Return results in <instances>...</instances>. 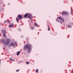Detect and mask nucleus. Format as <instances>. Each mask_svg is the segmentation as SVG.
<instances>
[{"label":"nucleus","mask_w":73,"mask_h":73,"mask_svg":"<svg viewBox=\"0 0 73 73\" xmlns=\"http://www.w3.org/2000/svg\"><path fill=\"white\" fill-rule=\"evenodd\" d=\"M31 48L32 46H31V45L30 44H27L26 45H25V46H24V50L27 49L29 52L31 53V50L32 49V48Z\"/></svg>","instance_id":"f257e3e1"},{"label":"nucleus","mask_w":73,"mask_h":73,"mask_svg":"<svg viewBox=\"0 0 73 73\" xmlns=\"http://www.w3.org/2000/svg\"><path fill=\"white\" fill-rule=\"evenodd\" d=\"M17 17H18L16 18V20L17 21H19L20 20H21L23 19L22 15L20 14L18 15Z\"/></svg>","instance_id":"f03ea898"},{"label":"nucleus","mask_w":73,"mask_h":73,"mask_svg":"<svg viewBox=\"0 0 73 73\" xmlns=\"http://www.w3.org/2000/svg\"><path fill=\"white\" fill-rule=\"evenodd\" d=\"M10 40L9 39H6L5 42V44L7 45H8L9 44V43H10Z\"/></svg>","instance_id":"7ed1b4c3"},{"label":"nucleus","mask_w":73,"mask_h":73,"mask_svg":"<svg viewBox=\"0 0 73 73\" xmlns=\"http://www.w3.org/2000/svg\"><path fill=\"white\" fill-rule=\"evenodd\" d=\"M61 13L62 15H69V13L66 12L65 11H63Z\"/></svg>","instance_id":"20e7f679"},{"label":"nucleus","mask_w":73,"mask_h":73,"mask_svg":"<svg viewBox=\"0 0 73 73\" xmlns=\"http://www.w3.org/2000/svg\"><path fill=\"white\" fill-rule=\"evenodd\" d=\"M5 32H6V31L5 30H2V32L3 33V36L4 37H5Z\"/></svg>","instance_id":"39448f33"},{"label":"nucleus","mask_w":73,"mask_h":73,"mask_svg":"<svg viewBox=\"0 0 73 73\" xmlns=\"http://www.w3.org/2000/svg\"><path fill=\"white\" fill-rule=\"evenodd\" d=\"M58 19H59V20L60 21H61V20L62 21V22H64V18H62L61 17H58Z\"/></svg>","instance_id":"423d86ee"},{"label":"nucleus","mask_w":73,"mask_h":73,"mask_svg":"<svg viewBox=\"0 0 73 73\" xmlns=\"http://www.w3.org/2000/svg\"><path fill=\"white\" fill-rule=\"evenodd\" d=\"M32 15L31 14H28V18H29V19H32Z\"/></svg>","instance_id":"0eeeda50"},{"label":"nucleus","mask_w":73,"mask_h":73,"mask_svg":"<svg viewBox=\"0 0 73 73\" xmlns=\"http://www.w3.org/2000/svg\"><path fill=\"white\" fill-rule=\"evenodd\" d=\"M28 13L26 14L24 16V18H27V17H28Z\"/></svg>","instance_id":"6e6552de"},{"label":"nucleus","mask_w":73,"mask_h":73,"mask_svg":"<svg viewBox=\"0 0 73 73\" xmlns=\"http://www.w3.org/2000/svg\"><path fill=\"white\" fill-rule=\"evenodd\" d=\"M9 27L10 28H11V27H13V25H9Z\"/></svg>","instance_id":"1a4fd4ad"},{"label":"nucleus","mask_w":73,"mask_h":73,"mask_svg":"<svg viewBox=\"0 0 73 73\" xmlns=\"http://www.w3.org/2000/svg\"><path fill=\"white\" fill-rule=\"evenodd\" d=\"M20 53H21V52H20V51L18 52L17 54V55H19V54H20Z\"/></svg>","instance_id":"9d476101"},{"label":"nucleus","mask_w":73,"mask_h":73,"mask_svg":"<svg viewBox=\"0 0 73 73\" xmlns=\"http://www.w3.org/2000/svg\"><path fill=\"white\" fill-rule=\"evenodd\" d=\"M1 42H3V43H5V42L4 41V39H2L1 40Z\"/></svg>","instance_id":"9b49d317"},{"label":"nucleus","mask_w":73,"mask_h":73,"mask_svg":"<svg viewBox=\"0 0 73 73\" xmlns=\"http://www.w3.org/2000/svg\"><path fill=\"white\" fill-rule=\"evenodd\" d=\"M67 26L68 28H72V26L69 25H67Z\"/></svg>","instance_id":"f8f14e48"},{"label":"nucleus","mask_w":73,"mask_h":73,"mask_svg":"<svg viewBox=\"0 0 73 73\" xmlns=\"http://www.w3.org/2000/svg\"><path fill=\"white\" fill-rule=\"evenodd\" d=\"M14 45H15V44L13 43H12L10 44L11 46H14Z\"/></svg>","instance_id":"ddd939ff"},{"label":"nucleus","mask_w":73,"mask_h":73,"mask_svg":"<svg viewBox=\"0 0 73 73\" xmlns=\"http://www.w3.org/2000/svg\"><path fill=\"white\" fill-rule=\"evenodd\" d=\"M35 72L36 73H38V69H37L36 70H35Z\"/></svg>","instance_id":"4468645a"},{"label":"nucleus","mask_w":73,"mask_h":73,"mask_svg":"<svg viewBox=\"0 0 73 73\" xmlns=\"http://www.w3.org/2000/svg\"><path fill=\"white\" fill-rule=\"evenodd\" d=\"M48 31H50V28H49V25H48Z\"/></svg>","instance_id":"2eb2a0df"},{"label":"nucleus","mask_w":73,"mask_h":73,"mask_svg":"<svg viewBox=\"0 0 73 73\" xmlns=\"http://www.w3.org/2000/svg\"><path fill=\"white\" fill-rule=\"evenodd\" d=\"M34 29V27H31V29L32 30H33V29Z\"/></svg>","instance_id":"dca6fc26"},{"label":"nucleus","mask_w":73,"mask_h":73,"mask_svg":"<svg viewBox=\"0 0 73 73\" xmlns=\"http://www.w3.org/2000/svg\"><path fill=\"white\" fill-rule=\"evenodd\" d=\"M35 26H36V27L37 26V23H35Z\"/></svg>","instance_id":"f3484780"},{"label":"nucleus","mask_w":73,"mask_h":73,"mask_svg":"<svg viewBox=\"0 0 73 73\" xmlns=\"http://www.w3.org/2000/svg\"><path fill=\"white\" fill-rule=\"evenodd\" d=\"M19 70H20V69L17 70H16V72H19Z\"/></svg>","instance_id":"a211bd4d"},{"label":"nucleus","mask_w":73,"mask_h":73,"mask_svg":"<svg viewBox=\"0 0 73 73\" xmlns=\"http://www.w3.org/2000/svg\"><path fill=\"white\" fill-rule=\"evenodd\" d=\"M10 61H13V59H12L11 58H10Z\"/></svg>","instance_id":"6ab92c4d"},{"label":"nucleus","mask_w":73,"mask_h":73,"mask_svg":"<svg viewBox=\"0 0 73 73\" xmlns=\"http://www.w3.org/2000/svg\"><path fill=\"white\" fill-rule=\"evenodd\" d=\"M26 64H29V62H27Z\"/></svg>","instance_id":"aec40b11"},{"label":"nucleus","mask_w":73,"mask_h":73,"mask_svg":"<svg viewBox=\"0 0 73 73\" xmlns=\"http://www.w3.org/2000/svg\"><path fill=\"white\" fill-rule=\"evenodd\" d=\"M8 21H4L5 23H7Z\"/></svg>","instance_id":"412c9836"},{"label":"nucleus","mask_w":73,"mask_h":73,"mask_svg":"<svg viewBox=\"0 0 73 73\" xmlns=\"http://www.w3.org/2000/svg\"><path fill=\"white\" fill-rule=\"evenodd\" d=\"M13 61H15V60H13Z\"/></svg>","instance_id":"4be33fe9"},{"label":"nucleus","mask_w":73,"mask_h":73,"mask_svg":"<svg viewBox=\"0 0 73 73\" xmlns=\"http://www.w3.org/2000/svg\"><path fill=\"white\" fill-rule=\"evenodd\" d=\"M0 62H1V59H0Z\"/></svg>","instance_id":"5701e85b"},{"label":"nucleus","mask_w":73,"mask_h":73,"mask_svg":"<svg viewBox=\"0 0 73 73\" xmlns=\"http://www.w3.org/2000/svg\"><path fill=\"white\" fill-rule=\"evenodd\" d=\"M60 22L61 24H62V23L61 22Z\"/></svg>","instance_id":"b1692460"},{"label":"nucleus","mask_w":73,"mask_h":73,"mask_svg":"<svg viewBox=\"0 0 73 73\" xmlns=\"http://www.w3.org/2000/svg\"><path fill=\"white\" fill-rule=\"evenodd\" d=\"M22 62V61H21L20 62Z\"/></svg>","instance_id":"393cba45"},{"label":"nucleus","mask_w":73,"mask_h":73,"mask_svg":"<svg viewBox=\"0 0 73 73\" xmlns=\"http://www.w3.org/2000/svg\"><path fill=\"white\" fill-rule=\"evenodd\" d=\"M72 73H73V71H72Z\"/></svg>","instance_id":"a878e982"},{"label":"nucleus","mask_w":73,"mask_h":73,"mask_svg":"<svg viewBox=\"0 0 73 73\" xmlns=\"http://www.w3.org/2000/svg\"><path fill=\"white\" fill-rule=\"evenodd\" d=\"M9 5V3H8Z\"/></svg>","instance_id":"bb28decb"},{"label":"nucleus","mask_w":73,"mask_h":73,"mask_svg":"<svg viewBox=\"0 0 73 73\" xmlns=\"http://www.w3.org/2000/svg\"><path fill=\"white\" fill-rule=\"evenodd\" d=\"M58 20V19H57V20Z\"/></svg>","instance_id":"cd10ccee"},{"label":"nucleus","mask_w":73,"mask_h":73,"mask_svg":"<svg viewBox=\"0 0 73 73\" xmlns=\"http://www.w3.org/2000/svg\"><path fill=\"white\" fill-rule=\"evenodd\" d=\"M0 25H1V24H0Z\"/></svg>","instance_id":"c85d7f7f"}]
</instances>
